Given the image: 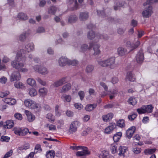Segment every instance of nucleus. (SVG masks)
I'll use <instances>...</instances> for the list:
<instances>
[{"instance_id": "60", "label": "nucleus", "mask_w": 158, "mask_h": 158, "mask_svg": "<svg viewBox=\"0 0 158 158\" xmlns=\"http://www.w3.org/2000/svg\"><path fill=\"white\" fill-rule=\"evenodd\" d=\"M132 151L135 154L139 153L141 152L140 148L137 147H136L133 148Z\"/></svg>"}, {"instance_id": "23", "label": "nucleus", "mask_w": 158, "mask_h": 158, "mask_svg": "<svg viewBox=\"0 0 158 158\" xmlns=\"http://www.w3.org/2000/svg\"><path fill=\"white\" fill-rule=\"evenodd\" d=\"M113 116V114L112 113H109L106 115H103L102 116L103 120L104 122L110 121L112 119Z\"/></svg>"}, {"instance_id": "33", "label": "nucleus", "mask_w": 158, "mask_h": 158, "mask_svg": "<svg viewBox=\"0 0 158 158\" xmlns=\"http://www.w3.org/2000/svg\"><path fill=\"white\" fill-rule=\"evenodd\" d=\"M127 148L124 146H120L118 148V155L120 156H123L126 152Z\"/></svg>"}, {"instance_id": "54", "label": "nucleus", "mask_w": 158, "mask_h": 158, "mask_svg": "<svg viewBox=\"0 0 158 158\" xmlns=\"http://www.w3.org/2000/svg\"><path fill=\"white\" fill-rule=\"evenodd\" d=\"M46 117L48 119H49V120H51V122L54 121L55 120L54 118L53 117L52 114L51 113H49L46 115Z\"/></svg>"}, {"instance_id": "1", "label": "nucleus", "mask_w": 158, "mask_h": 158, "mask_svg": "<svg viewBox=\"0 0 158 158\" xmlns=\"http://www.w3.org/2000/svg\"><path fill=\"white\" fill-rule=\"evenodd\" d=\"M23 50H19L18 51L16 58L15 60L12 61L11 64L12 67L17 69L19 72L26 73L28 71V69L24 68V64L23 62L26 60V58L24 56V52L22 53V51Z\"/></svg>"}, {"instance_id": "31", "label": "nucleus", "mask_w": 158, "mask_h": 158, "mask_svg": "<svg viewBox=\"0 0 158 158\" xmlns=\"http://www.w3.org/2000/svg\"><path fill=\"white\" fill-rule=\"evenodd\" d=\"M125 4V1H122L119 2L117 3L116 6H114V9L116 10L118 9V8L119 7H123Z\"/></svg>"}, {"instance_id": "49", "label": "nucleus", "mask_w": 158, "mask_h": 158, "mask_svg": "<svg viewBox=\"0 0 158 158\" xmlns=\"http://www.w3.org/2000/svg\"><path fill=\"white\" fill-rule=\"evenodd\" d=\"M158 2V0H148L147 2L144 3L143 4L144 6H145L146 5L152 4L154 3Z\"/></svg>"}, {"instance_id": "61", "label": "nucleus", "mask_w": 158, "mask_h": 158, "mask_svg": "<svg viewBox=\"0 0 158 158\" xmlns=\"http://www.w3.org/2000/svg\"><path fill=\"white\" fill-rule=\"evenodd\" d=\"M14 116L16 118L19 120H22V116L20 113H16L14 114Z\"/></svg>"}, {"instance_id": "21", "label": "nucleus", "mask_w": 158, "mask_h": 158, "mask_svg": "<svg viewBox=\"0 0 158 158\" xmlns=\"http://www.w3.org/2000/svg\"><path fill=\"white\" fill-rule=\"evenodd\" d=\"M89 17V14L87 12H81L80 13L79 18L81 20H86Z\"/></svg>"}, {"instance_id": "29", "label": "nucleus", "mask_w": 158, "mask_h": 158, "mask_svg": "<svg viewBox=\"0 0 158 158\" xmlns=\"http://www.w3.org/2000/svg\"><path fill=\"white\" fill-rule=\"evenodd\" d=\"M14 123L12 120H8L5 122V124L4 125L5 128H10L14 126Z\"/></svg>"}, {"instance_id": "56", "label": "nucleus", "mask_w": 158, "mask_h": 158, "mask_svg": "<svg viewBox=\"0 0 158 158\" xmlns=\"http://www.w3.org/2000/svg\"><path fill=\"white\" fill-rule=\"evenodd\" d=\"M137 116V114H133L128 115V118L130 120H133L136 118Z\"/></svg>"}, {"instance_id": "17", "label": "nucleus", "mask_w": 158, "mask_h": 158, "mask_svg": "<svg viewBox=\"0 0 158 158\" xmlns=\"http://www.w3.org/2000/svg\"><path fill=\"white\" fill-rule=\"evenodd\" d=\"M116 127V125L115 123H111L110 126L105 129V132L107 134H110Z\"/></svg>"}, {"instance_id": "34", "label": "nucleus", "mask_w": 158, "mask_h": 158, "mask_svg": "<svg viewBox=\"0 0 158 158\" xmlns=\"http://www.w3.org/2000/svg\"><path fill=\"white\" fill-rule=\"evenodd\" d=\"M77 17L75 15H70L68 19V22L70 23H74L77 19Z\"/></svg>"}, {"instance_id": "36", "label": "nucleus", "mask_w": 158, "mask_h": 158, "mask_svg": "<svg viewBox=\"0 0 158 158\" xmlns=\"http://www.w3.org/2000/svg\"><path fill=\"white\" fill-rule=\"evenodd\" d=\"M55 155L54 151L50 150L47 152L46 156L47 158H54Z\"/></svg>"}, {"instance_id": "45", "label": "nucleus", "mask_w": 158, "mask_h": 158, "mask_svg": "<svg viewBox=\"0 0 158 158\" xmlns=\"http://www.w3.org/2000/svg\"><path fill=\"white\" fill-rule=\"evenodd\" d=\"M96 37H98V38L99 39H103L105 40H107L109 38V37L106 34L98 35L96 36Z\"/></svg>"}, {"instance_id": "28", "label": "nucleus", "mask_w": 158, "mask_h": 158, "mask_svg": "<svg viewBox=\"0 0 158 158\" xmlns=\"http://www.w3.org/2000/svg\"><path fill=\"white\" fill-rule=\"evenodd\" d=\"M18 18L21 20L24 21L27 19L28 17L27 15L24 13L21 12L19 13L17 16Z\"/></svg>"}, {"instance_id": "58", "label": "nucleus", "mask_w": 158, "mask_h": 158, "mask_svg": "<svg viewBox=\"0 0 158 158\" xmlns=\"http://www.w3.org/2000/svg\"><path fill=\"white\" fill-rule=\"evenodd\" d=\"M36 80L41 85L44 86H45L46 85V82L44 81H43L40 78H38L36 79Z\"/></svg>"}, {"instance_id": "43", "label": "nucleus", "mask_w": 158, "mask_h": 158, "mask_svg": "<svg viewBox=\"0 0 158 158\" xmlns=\"http://www.w3.org/2000/svg\"><path fill=\"white\" fill-rule=\"evenodd\" d=\"M94 69V66L91 65H88L86 68L85 71L86 73H89L92 72Z\"/></svg>"}, {"instance_id": "30", "label": "nucleus", "mask_w": 158, "mask_h": 158, "mask_svg": "<svg viewBox=\"0 0 158 158\" xmlns=\"http://www.w3.org/2000/svg\"><path fill=\"white\" fill-rule=\"evenodd\" d=\"M97 35L95 36L94 32L92 31H90L88 32L87 35V38L90 40L93 39L95 37L97 38Z\"/></svg>"}, {"instance_id": "27", "label": "nucleus", "mask_w": 158, "mask_h": 158, "mask_svg": "<svg viewBox=\"0 0 158 158\" xmlns=\"http://www.w3.org/2000/svg\"><path fill=\"white\" fill-rule=\"evenodd\" d=\"M29 34L30 32L29 30L23 32L20 35L19 37V40L22 41H24L25 40L26 37Z\"/></svg>"}, {"instance_id": "52", "label": "nucleus", "mask_w": 158, "mask_h": 158, "mask_svg": "<svg viewBox=\"0 0 158 158\" xmlns=\"http://www.w3.org/2000/svg\"><path fill=\"white\" fill-rule=\"evenodd\" d=\"M10 139V138L7 136H2L1 138V141L2 142H8Z\"/></svg>"}, {"instance_id": "35", "label": "nucleus", "mask_w": 158, "mask_h": 158, "mask_svg": "<svg viewBox=\"0 0 158 158\" xmlns=\"http://www.w3.org/2000/svg\"><path fill=\"white\" fill-rule=\"evenodd\" d=\"M57 10V8L55 6H52L48 9V13L49 14L55 15Z\"/></svg>"}, {"instance_id": "7", "label": "nucleus", "mask_w": 158, "mask_h": 158, "mask_svg": "<svg viewBox=\"0 0 158 158\" xmlns=\"http://www.w3.org/2000/svg\"><path fill=\"white\" fill-rule=\"evenodd\" d=\"M33 68L35 71L42 75L46 74L48 73V71L46 68L41 65H35L33 66Z\"/></svg>"}, {"instance_id": "20", "label": "nucleus", "mask_w": 158, "mask_h": 158, "mask_svg": "<svg viewBox=\"0 0 158 158\" xmlns=\"http://www.w3.org/2000/svg\"><path fill=\"white\" fill-rule=\"evenodd\" d=\"M126 79L131 81H134L135 80V75L131 71H129L127 73Z\"/></svg>"}, {"instance_id": "44", "label": "nucleus", "mask_w": 158, "mask_h": 158, "mask_svg": "<svg viewBox=\"0 0 158 158\" xmlns=\"http://www.w3.org/2000/svg\"><path fill=\"white\" fill-rule=\"evenodd\" d=\"M29 94L31 97H34L37 95V92L35 89L31 88L29 90Z\"/></svg>"}, {"instance_id": "6", "label": "nucleus", "mask_w": 158, "mask_h": 158, "mask_svg": "<svg viewBox=\"0 0 158 158\" xmlns=\"http://www.w3.org/2000/svg\"><path fill=\"white\" fill-rule=\"evenodd\" d=\"M153 107L151 105H148L147 106H143L137 110V112L140 114L145 113H150L152 111Z\"/></svg>"}, {"instance_id": "2", "label": "nucleus", "mask_w": 158, "mask_h": 158, "mask_svg": "<svg viewBox=\"0 0 158 158\" xmlns=\"http://www.w3.org/2000/svg\"><path fill=\"white\" fill-rule=\"evenodd\" d=\"M100 45L99 44L95 43L94 41L90 42L89 43V47L87 44H83L81 45L80 51L84 52L86 51L87 50H90L91 48H93V49L94 51V55H96L100 54V51L99 49Z\"/></svg>"}, {"instance_id": "46", "label": "nucleus", "mask_w": 158, "mask_h": 158, "mask_svg": "<svg viewBox=\"0 0 158 158\" xmlns=\"http://www.w3.org/2000/svg\"><path fill=\"white\" fill-rule=\"evenodd\" d=\"M14 86L17 88H22L24 87L23 84L20 82H15L14 84Z\"/></svg>"}, {"instance_id": "4", "label": "nucleus", "mask_w": 158, "mask_h": 158, "mask_svg": "<svg viewBox=\"0 0 158 158\" xmlns=\"http://www.w3.org/2000/svg\"><path fill=\"white\" fill-rule=\"evenodd\" d=\"M14 133L19 135L23 136L26 135L28 133L31 134V132L29 131L28 129L27 128H20L15 127L13 129Z\"/></svg>"}, {"instance_id": "38", "label": "nucleus", "mask_w": 158, "mask_h": 158, "mask_svg": "<svg viewBox=\"0 0 158 158\" xmlns=\"http://www.w3.org/2000/svg\"><path fill=\"white\" fill-rule=\"evenodd\" d=\"M98 64L99 65L105 67H108L107 60H101L98 61Z\"/></svg>"}, {"instance_id": "16", "label": "nucleus", "mask_w": 158, "mask_h": 158, "mask_svg": "<svg viewBox=\"0 0 158 158\" xmlns=\"http://www.w3.org/2000/svg\"><path fill=\"white\" fill-rule=\"evenodd\" d=\"M108 67H109L111 69H114L115 66L114 64L115 61V58L111 57L106 59Z\"/></svg>"}, {"instance_id": "57", "label": "nucleus", "mask_w": 158, "mask_h": 158, "mask_svg": "<svg viewBox=\"0 0 158 158\" xmlns=\"http://www.w3.org/2000/svg\"><path fill=\"white\" fill-rule=\"evenodd\" d=\"M12 150H10L5 154L3 158H8L12 154Z\"/></svg>"}, {"instance_id": "59", "label": "nucleus", "mask_w": 158, "mask_h": 158, "mask_svg": "<svg viewBox=\"0 0 158 158\" xmlns=\"http://www.w3.org/2000/svg\"><path fill=\"white\" fill-rule=\"evenodd\" d=\"M36 32L38 33H43L45 32V29L43 27H39L37 29Z\"/></svg>"}, {"instance_id": "22", "label": "nucleus", "mask_w": 158, "mask_h": 158, "mask_svg": "<svg viewBox=\"0 0 158 158\" xmlns=\"http://www.w3.org/2000/svg\"><path fill=\"white\" fill-rule=\"evenodd\" d=\"M71 88V85L70 83H68L64 85L62 89L60 90V93H64L69 90Z\"/></svg>"}, {"instance_id": "3", "label": "nucleus", "mask_w": 158, "mask_h": 158, "mask_svg": "<svg viewBox=\"0 0 158 158\" xmlns=\"http://www.w3.org/2000/svg\"><path fill=\"white\" fill-rule=\"evenodd\" d=\"M25 105L27 107L31 109H40V105L35 101L30 99H27L24 101Z\"/></svg>"}, {"instance_id": "11", "label": "nucleus", "mask_w": 158, "mask_h": 158, "mask_svg": "<svg viewBox=\"0 0 158 158\" xmlns=\"http://www.w3.org/2000/svg\"><path fill=\"white\" fill-rule=\"evenodd\" d=\"M80 149L83 150L82 151H78L77 152L76 155L77 156H86L90 154V152L88 150V148L84 146H82Z\"/></svg>"}, {"instance_id": "32", "label": "nucleus", "mask_w": 158, "mask_h": 158, "mask_svg": "<svg viewBox=\"0 0 158 158\" xmlns=\"http://www.w3.org/2000/svg\"><path fill=\"white\" fill-rule=\"evenodd\" d=\"M122 135L121 132H118L114 135L113 137V139L115 142H118L121 138Z\"/></svg>"}, {"instance_id": "41", "label": "nucleus", "mask_w": 158, "mask_h": 158, "mask_svg": "<svg viewBox=\"0 0 158 158\" xmlns=\"http://www.w3.org/2000/svg\"><path fill=\"white\" fill-rule=\"evenodd\" d=\"M47 89L45 88H41L39 90V93L42 96L45 95L47 94Z\"/></svg>"}, {"instance_id": "24", "label": "nucleus", "mask_w": 158, "mask_h": 158, "mask_svg": "<svg viewBox=\"0 0 158 158\" xmlns=\"http://www.w3.org/2000/svg\"><path fill=\"white\" fill-rule=\"evenodd\" d=\"M118 53L120 56H123L128 53L126 49L123 47H119L118 48Z\"/></svg>"}, {"instance_id": "39", "label": "nucleus", "mask_w": 158, "mask_h": 158, "mask_svg": "<svg viewBox=\"0 0 158 158\" xmlns=\"http://www.w3.org/2000/svg\"><path fill=\"white\" fill-rule=\"evenodd\" d=\"M127 102L129 104L133 106L135 105L137 102L135 98L133 97L130 98Z\"/></svg>"}, {"instance_id": "37", "label": "nucleus", "mask_w": 158, "mask_h": 158, "mask_svg": "<svg viewBox=\"0 0 158 158\" xmlns=\"http://www.w3.org/2000/svg\"><path fill=\"white\" fill-rule=\"evenodd\" d=\"M27 83L31 86H35L36 85L35 81L32 78H29L27 79Z\"/></svg>"}, {"instance_id": "55", "label": "nucleus", "mask_w": 158, "mask_h": 158, "mask_svg": "<svg viewBox=\"0 0 158 158\" xmlns=\"http://www.w3.org/2000/svg\"><path fill=\"white\" fill-rule=\"evenodd\" d=\"M78 94L80 98V99L82 100L84 98L85 96L84 92L82 91H80L78 93Z\"/></svg>"}, {"instance_id": "10", "label": "nucleus", "mask_w": 158, "mask_h": 158, "mask_svg": "<svg viewBox=\"0 0 158 158\" xmlns=\"http://www.w3.org/2000/svg\"><path fill=\"white\" fill-rule=\"evenodd\" d=\"M20 78V74L19 71L13 72L10 77V81L12 82L15 81H19Z\"/></svg>"}, {"instance_id": "15", "label": "nucleus", "mask_w": 158, "mask_h": 158, "mask_svg": "<svg viewBox=\"0 0 158 158\" xmlns=\"http://www.w3.org/2000/svg\"><path fill=\"white\" fill-rule=\"evenodd\" d=\"M135 131V127L132 126L129 128L126 132V137L128 139H130L133 135Z\"/></svg>"}, {"instance_id": "50", "label": "nucleus", "mask_w": 158, "mask_h": 158, "mask_svg": "<svg viewBox=\"0 0 158 158\" xmlns=\"http://www.w3.org/2000/svg\"><path fill=\"white\" fill-rule=\"evenodd\" d=\"M156 149L155 148L152 149H146L145 150V153L146 154H152L154 153L156 151Z\"/></svg>"}, {"instance_id": "48", "label": "nucleus", "mask_w": 158, "mask_h": 158, "mask_svg": "<svg viewBox=\"0 0 158 158\" xmlns=\"http://www.w3.org/2000/svg\"><path fill=\"white\" fill-rule=\"evenodd\" d=\"M9 94V92L7 91L1 92H0V97L1 98H4L6 97Z\"/></svg>"}, {"instance_id": "47", "label": "nucleus", "mask_w": 158, "mask_h": 158, "mask_svg": "<svg viewBox=\"0 0 158 158\" xmlns=\"http://www.w3.org/2000/svg\"><path fill=\"white\" fill-rule=\"evenodd\" d=\"M69 62L68 65H72L74 66L77 65L78 63V61L75 60H71L69 59Z\"/></svg>"}, {"instance_id": "53", "label": "nucleus", "mask_w": 158, "mask_h": 158, "mask_svg": "<svg viewBox=\"0 0 158 158\" xmlns=\"http://www.w3.org/2000/svg\"><path fill=\"white\" fill-rule=\"evenodd\" d=\"M97 15L99 16H101L102 17H106V15L105 14V12L104 11H97Z\"/></svg>"}, {"instance_id": "14", "label": "nucleus", "mask_w": 158, "mask_h": 158, "mask_svg": "<svg viewBox=\"0 0 158 158\" xmlns=\"http://www.w3.org/2000/svg\"><path fill=\"white\" fill-rule=\"evenodd\" d=\"M135 59L138 63H142L144 60V56L141 50H139L136 56Z\"/></svg>"}, {"instance_id": "9", "label": "nucleus", "mask_w": 158, "mask_h": 158, "mask_svg": "<svg viewBox=\"0 0 158 158\" xmlns=\"http://www.w3.org/2000/svg\"><path fill=\"white\" fill-rule=\"evenodd\" d=\"M34 48V45L32 43H30L27 44L23 48L20 50H23V51L22 52L23 53L24 52V56L25 54L27 53L32 51Z\"/></svg>"}, {"instance_id": "26", "label": "nucleus", "mask_w": 158, "mask_h": 158, "mask_svg": "<svg viewBox=\"0 0 158 158\" xmlns=\"http://www.w3.org/2000/svg\"><path fill=\"white\" fill-rule=\"evenodd\" d=\"M97 106L96 104H88L85 107V109L87 111H90L95 108Z\"/></svg>"}, {"instance_id": "18", "label": "nucleus", "mask_w": 158, "mask_h": 158, "mask_svg": "<svg viewBox=\"0 0 158 158\" xmlns=\"http://www.w3.org/2000/svg\"><path fill=\"white\" fill-rule=\"evenodd\" d=\"M25 114L26 115L27 119L29 122H32L35 119V116L32 113L27 110H25L24 111Z\"/></svg>"}, {"instance_id": "51", "label": "nucleus", "mask_w": 158, "mask_h": 158, "mask_svg": "<svg viewBox=\"0 0 158 158\" xmlns=\"http://www.w3.org/2000/svg\"><path fill=\"white\" fill-rule=\"evenodd\" d=\"M69 3L70 4H71L73 2H74L75 5L73 10H76L78 8V4L76 0H75V1H74V0H69Z\"/></svg>"}, {"instance_id": "42", "label": "nucleus", "mask_w": 158, "mask_h": 158, "mask_svg": "<svg viewBox=\"0 0 158 158\" xmlns=\"http://www.w3.org/2000/svg\"><path fill=\"white\" fill-rule=\"evenodd\" d=\"M117 125L121 128L124 127L125 126L124 120L123 119L119 120L117 122Z\"/></svg>"}, {"instance_id": "8", "label": "nucleus", "mask_w": 158, "mask_h": 158, "mask_svg": "<svg viewBox=\"0 0 158 158\" xmlns=\"http://www.w3.org/2000/svg\"><path fill=\"white\" fill-rule=\"evenodd\" d=\"M69 77H65L55 81L52 84L54 86L58 87L61 86L63 84L68 82L69 81L68 79Z\"/></svg>"}, {"instance_id": "12", "label": "nucleus", "mask_w": 158, "mask_h": 158, "mask_svg": "<svg viewBox=\"0 0 158 158\" xmlns=\"http://www.w3.org/2000/svg\"><path fill=\"white\" fill-rule=\"evenodd\" d=\"M69 59L66 57L62 56L58 60V63L60 66L63 67L68 65Z\"/></svg>"}, {"instance_id": "64", "label": "nucleus", "mask_w": 158, "mask_h": 158, "mask_svg": "<svg viewBox=\"0 0 158 158\" xmlns=\"http://www.w3.org/2000/svg\"><path fill=\"white\" fill-rule=\"evenodd\" d=\"M58 125L57 126L58 128H60L61 127H62L64 125V121L62 120H59L58 121Z\"/></svg>"}, {"instance_id": "25", "label": "nucleus", "mask_w": 158, "mask_h": 158, "mask_svg": "<svg viewBox=\"0 0 158 158\" xmlns=\"http://www.w3.org/2000/svg\"><path fill=\"white\" fill-rule=\"evenodd\" d=\"M3 101L11 105L15 104L16 102L15 99L11 98H5L4 99Z\"/></svg>"}, {"instance_id": "5", "label": "nucleus", "mask_w": 158, "mask_h": 158, "mask_svg": "<svg viewBox=\"0 0 158 158\" xmlns=\"http://www.w3.org/2000/svg\"><path fill=\"white\" fill-rule=\"evenodd\" d=\"M80 125V123L77 121L72 122L70 125L68 132L71 134L75 133L77 131V128Z\"/></svg>"}, {"instance_id": "40", "label": "nucleus", "mask_w": 158, "mask_h": 158, "mask_svg": "<svg viewBox=\"0 0 158 158\" xmlns=\"http://www.w3.org/2000/svg\"><path fill=\"white\" fill-rule=\"evenodd\" d=\"M64 102H70L71 101V97L70 95H64L61 97Z\"/></svg>"}, {"instance_id": "62", "label": "nucleus", "mask_w": 158, "mask_h": 158, "mask_svg": "<svg viewBox=\"0 0 158 158\" xmlns=\"http://www.w3.org/2000/svg\"><path fill=\"white\" fill-rule=\"evenodd\" d=\"M66 115L69 117H72L73 115V113L72 111L68 110L66 112Z\"/></svg>"}, {"instance_id": "19", "label": "nucleus", "mask_w": 158, "mask_h": 158, "mask_svg": "<svg viewBox=\"0 0 158 158\" xmlns=\"http://www.w3.org/2000/svg\"><path fill=\"white\" fill-rule=\"evenodd\" d=\"M99 158H114V156L109 155L108 151L105 150L103 151L100 153Z\"/></svg>"}, {"instance_id": "63", "label": "nucleus", "mask_w": 158, "mask_h": 158, "mask_svg": "<svg viewBox=\"0 0 158 158\" xmlns=\"http://www.w3.org/2000/svg\"><path fill=\"white\" fill-rule=\"evenodd\" d=\"M100 85L104 88V90H108V86L105 83L103 82H100Z\"/></svg>"}, {"instance_id": "13", "label": "nucleus", "mask_w": 158, "mask_h": 158, "mask_svg": "<svg viewBox=\"0 0 158 158\" xmlns=\"http://www.w3.org/2000/svg\"><path fill=\"white\" fill-rule=\"evenodd\" d=\"M152 6H149L148 8L143 10L142 15L143 17L147 18L150 16L152 13Z\"/></svg>"}]
</instances>
